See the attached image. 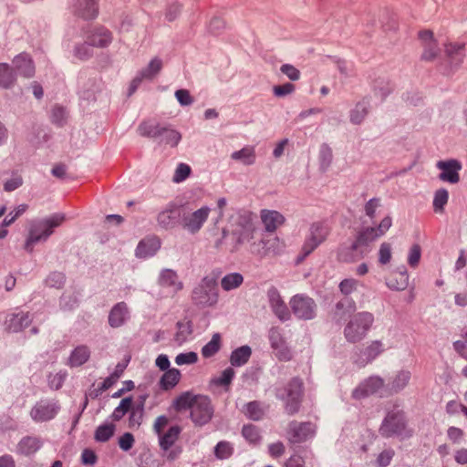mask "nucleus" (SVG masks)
I'll return each instance as SVG.
<instances>
[{
  "label": "nucleus",
  "mask_w": 467,
  "mask_h": 467,
  "mask_svg": "<svg viewBox=\"0 0 467 467\" xmlns=\"http://www.w3.org/2000/svg\"><path fill=\"white\" fill-rule=\"evenodd\" d=\"M21 185H22V178L19 176H16L5 182L4 189L6 192H12V191H15L16 189H17Z\"/></svg>",
  "instance_id": "nucleus-63"
},
{
  "label": "nucleus",
  "mask_w": 467,
  "mask_h": 467,
  "mask_svg": "<svg viewBox=\"0 0 467 467\" xmlns=\"http://www.w3.org/2000/svg\"><path fill=\"white\" fill-rule=\"evenodd\" d=\"M16 68L26 78L33 77L35 66L31 57L26 54H20L13 60Z\"/></svg>",
  "instance_id": "nucleus-24"
},
{
  "label": "nucleus",
  "mask_w": 467,
  "mask_h": 467,
  "mask_svg": "<svg viewBox=\"0 0 467 467\" xmlns=\"http://www.w3.org/2000/svg\"><path fill=\"white\" fill-rule=\"evenodd\" d=\"M379 199H371L369 200L366 205H365V212H366V214L369 217V218H374L375 217V213H376V210L377 208L379 207Z\"/></svg>",
  "instance_id": "nucleus-62"
},
{
  "label": "nucleus",
  "mask_w": 467,
  "mask_h": 467,
  "mask_svg": "<svg viewBox=\"0 0 467 467\" xmlns=\"http://www.w3.org/2000/svg\"><path fill=\"white\" fill-rule=\"evenodd\" d=\"M260 218L265 229L268 233H275L285 222V218L282 213L273 210H262L260 212Z\"/></svg>",
  "instance_id": "nucleus-17"
},
{
  "label": "nucleus",
  "mask_w": 467,
  "mask_h": 467,
  "mask_svg": "<svg viewBox=\"0 0 467 467\" xmlns=\"http://www.w3.org/2000/svg\"><path fill=\"white\" fill-rule=\"evenodd\" d=\"M42 446V441L37 437H24L17 445V451L20 454L28 456L36 452Z\"/></svg>",
  "instance_id": "nucleus-23"
},
{
  "label": "nucleus",
  "mask_w": 467,
  "mask_h": 467,
  "mask_svg": "<svg viewBox=\"0 0 467 467\" xmlns=\"http://www.w3.org/2000/svg\"><path fill=\"white\" fill-rule=\"evenodd\" d=\"M163 130H165V127H162L158 123H154L151 120H145L139 127L140 134L143 137L149 138H157L162 135Z\"/></svg>",
  "instance_id": "nucleus-28"
},
{
  "label": "nucleus",
  "mask_w": 467,
  "mask_h": 467,
  "mask_svg": "<svg viewBox=\"0 0 467 467\" xmlns=\"http://www.w3.org/2000/svg\"><path fill=\"white\" fill-rule=\"evenodd\" d=\"M447 435L451 442L458 443L463 439L464 431L458 427L451 426L448 429Z\"/></svg>",
  "instance_id": "nucleus-55"
},
{
  "label": "nucleus",
  "mask_w": 467,
  "mask_h": 467,
  "mask_svg": "<svg viewBox=\"0 0 467 467\" xmlns=\"http://www.w3.org/2000/svg\"><path fill=\"white\" fill-rule=\"evenodd\" d=\"M170 419L161 415L156 418L153 423V431L159 439V444L162 451H168L179 440L182 433V427L174 424L170 425Z\"/></svg>",
  "instance_id": "nucleus-4"
},
{
  "label": "nucleus",
  "mask_w": 467,
  "mask_h": 467,
  "mask_svg": "<svg viewBox=\"0 0 467 467\" xmlns=\"http://www.w3.org/2000/svg\"><path fill=\"white\" fill-rule=\"evenodd\" d=\"M163 134H165V143L171 147L177 146L181 140V134L178 131L167 127H165V130H163Z\"/></svg>",
  "instance_id": "nucleus-48"
},
{
  "label": "nucleus",
  "mask_w": 467,
  "mask_h": 467,
  "mask_svg": "<svg viewBox=\"0 0 467 467\" xmlns=\"http://www.w3.org/2000/svg\"><path fill=\"white\" fill-rule=\"evenodd\" d=\"M234 376V370L232 368H227L218 378L213 379V382L217 386L229 387L231 381Z\"/></svg>",
  "instance_id": "nucleus-44"
},
{
  "label": "nucleus",
  "mask_w": 467,
  "mask_h": 467,
  "mask_svg": "<svg viewBox=\"0 0 467 467\" xmlns=\"http://www.w3.org/2000/svg\"><path fill=\"white\" fill-rule=\"evenodd\" d=\"M128 313L127 306L124 303L117 304L110 311L109 316V323L113 327L121 326Z\"/></svg>",
  "instance_id": "nucleus-26"
},
{
  "label": "nucleus",
  "mask_w": 467,
  "mask_h": 467,
  "mask_svg": "<svg viewBox=\"0 0 467 467\" xmlns=\"http://www.w3.org/2000/svg\"><path fill=\"white\" fill-rule=\"evenodd\" d=\"M373 323V316L369 313H358L352 317L345 328V336L350 342L361 340Z\"/></svg>",
  "instance_id": "nucleus-5"
},
{
  "label": "nucleus",
  "mask_w": 467,
  "mask_h": 467,
  "mask_svg": "<svg viewBox=\"0 0 467 467\" xmlns=\"http://www.w3.org/2000/svg\"><path fill=\"white\" fill-rule=\"evenodd\" d=\"M383 387V380L378 377H371L360 385L354 392L356 398H362L376 393Z\"/></svg>",
  "instance_id": "nucleus-21"
},
{
  "label": "nucleus",
  "mask_w": 467,
  "mask_h": 467,
  "mask_svg": "<svg viewBox=\"0 0 467 467\" xmlns=\"http://www.w3.org/2000/svg\"><path fill=\"white\" fill-rule=\"evenodd\" d=\"M193 298L200 304L213 305L217 300V293L215 284L206 282L205 285H202L193 291Z\"/></svg>",
  "instance_id": "nucleus-18"
},
{
  "label": "nucleus",
  "mask_w": 467,
  "mask_h": 467,
  "mask_svg": "<svg viewBox=\"0 0 467 467\" xmlns=\"http://www.w3.org/2000/svg\"><path fill=\"white\" fill-rule=\"evenodd\" d=\"M111 34L105 28L95 29L87 38V44L91 47H104L111 42Z\"/></svg>",
  "instance_id": "nucleus-22"
},
{
  "label": "nucleus",
  "mask_w": 467,
  "mask_h": 467,
  "mask_svg": "<svg viewBox=\"0 0 467 467\" xmlns=\"http://www.w3.org/2000/svg\"><path fill=\"white\" fill-rule=\"evenodd\" d=\"M158 247V240H143L138 245L137 254L141 257H146L148 255L154 254Z\"/></svg>",
  "instance_id": "nucleus-37"
},
{
  "label": "nucleus",
  "mask_w": 467,
  "mask_h": 467,
  "mask_svg": "<svg viewBox=\"0 0 467 467\" xmlns=\"http://www.w3.org/2000/svg\"><path fill=\"white\" fill-rule=\"evenodd\" d=\"M142 420V411L138 409H133L129 417V427H139Z\"/></svg>",
  "instance_id": "nucleus-57"
},
{
  "label": "nucleus",
  "mask_w": 467,
  "mask_h": 467,
  "mask_svg": "<svg viewBox=\"0 0 467 467\" xmlns=\"http://www.w3.org/2000/svg\"><path fill=\"white\" fill-rule=\"evenodd\" d=\"M64 220L63 215L56 214L45 220L32 222L28 229L24 249L27 253H32L35 245L39 242L46 241L52 234L54 228L59 226Z\"/></svg>",
  "instance_id": "nucleus-3"
},
{
  "label": "nucleus",
  "mask_w": 467,
  "mask_h": 467,
  "mask_svg": "<svg viewBox=\"0 0 467 467\" xmlns=\"http://www.w3.org/2000/svg\"><path fill=\"white\" fill-rule=\"evenodd\" d=\"M176 412L190 410L192 420L197 425L208 423L213 415V407L209 397L185 391L178 395L171 404Z\"/></svg>",
  "instance_id": "nucleus-1"
},
{
  "label": "nucleus",
  "mask_w": 467,
  "mask_h": 467,
  "mask_svg": "<svg viewBox=\"0 0 467 467\" xmlns=\"http://www.w3.org/2000/svg\"><path fill=\"white\" fill-rule=\"evenodd\" d=\"M162 67V62L159 58H154L150 61L147 68L141 72L142 78H152L158 74Z\"/></svg>",
  "instance_id": "nucleus-42"
},
{
  "label": "nucleus",
  "mask_w": 467,
  "mask_h": 467,
  "mask_svg": "<svg viewBox=\"0 0 467 467\" xmlns=\"http://www.w3.org/2000/svg\"><path fill=\"white\" fill-rule=\"evenodd\" d=\"M382 344L380 341H373L365 350V355L368 359H374L382 352Z\"/></svg>",
  "instance_id": "nucleus-51"
},
{
  "label": "nucleus",
  "mask_w": 467,
  "mask_h": 467,
  "mask_svg": "<svg viewBox=\"0 0 467 467\" xmlns=\"http://www.w3.org/2000/svg\"><path fill=\"white\" fill-rule=\"evenodd\" d=\"M294 315L302 319H311L316 314V304L314 300L303 295L294 296L289 302Z\"/></svg>",
  "instance_id": "nucleus-8"
},
{
  "label": "nucleus",
  "mask_w": 467,
  "mask_h": 467,
  "mask_svg": "<svg viewBox=\"0 0 467 467\" xmlns=\"http://www.w3.org/2000/svg\"><path fill=\"white\" fill-rule=\"evenodd\" d=\"M404 429V416L401 412H396L388 414L379 431L383 436L389 437L393 434L400 433Z\"/></svg>",
  "instance_id": "nucleus-14"
},
{
  "label": "nucleus",
  "mask_w": 467,
  "mask_h": 467,
  "mask_svg": "<svg viewBox=\"0 0 467 467\" xmlns=\"http://www.w3.org/2000/svg\"><path fill=\"white\" fill-rule=\"evenodd\" d=\"M181 379V372L177 368H170L165 371L160 380V386L164 390L173 389Z\"/></svg>",
  "instance_id": "nucleus-27"
},
{
  "label": "nucleus",
  "mask_w": 467,
  "mask_h": 467,
  "mask_svg": "<svg viewBox=\"0 0 467 467\" xmlns=\"http://www.w3.org/2000/svg\"><path fill=\"white\" fill-rule=\"evenodd\" d=\"M234 160H239L244 164H251L254 161V150L252 147L243 148L241 150L232 154Z\"/></svg>",
  "instance_id": "nucleus-38"
},
{
  "label": "nucleus",
  "mask_w": 467,
  "mask_h": 467,
  "mask_svg": "<svg viewBox=\"0 0 467 467\" xmlns=\"http://www.w3.org/2000/svg\"><path fill=\"white\" fill-rule=\"evenodd\" d=\"M76 14L83 19H93L98 15L96 0H76Z\"/></svg>",
  "instance_id": "nucleus-20"
},
{
  "label": "nucleus",
  "mask_w": 467,
  "mask_h": 467,
  "mask_svg": "<svg viewBox=\"0 0 467 467\" xmlns=\"http://www.w3.org/2000/svg\"><path fill=\"white\" fill-rule=\"evenodd\" d=\"M191 167L185 163H180L174 172L173 182H182L186 180L191 174Z\"/></svg>",
  "instance_id": "nucleus-45"
},
{
  "label": "nucleus",
  "mask_w": 467,
  "mask_h": 467,
  "mask_svg": "<svg viewBox=\"0 0 467 467\" xmlns=\"http://www.w3.org/2000/svg\"><path fill=\"white\" fill-rule=\"evenodd\" d=\"M285 467H305V460L302 456L294 454L286 460Z\"/></svg>",
  "instance_id": "nucleus-61"
},
{
  "label": "nucleus",
  "mask_w": 467,
  "mask_h": 467,
  "mask_svg": "<svg viewBox=\"0 0 467 467\" xmlns=\"http://www.w3.org/2000/svg\"><path fill=\"white\" fill-rule=\"evenodd\" d=\"M222 337L219 333L213 335L212 339L202 348V355L208 358L214 356L221 348Z\"/></svg>",
  "instance_id": "nucleus-31"
},
{
  "label": "nucleus",
  "mask_w": 467,
  "mask_h": 467,
  "mask_svg": "<svg viewBox=\"0 0 467 467\" xmlns=\"http://www.w3.org/2000/svg\"><path fill=\"white\" fill-rule=\"evenodd\" d=\"M464 49V44L462 43H450L446 46V53L449 56L461 54Z\"/></svg>",
  "instance_id": "nucleus-64"
},
{
  "label": "nucleus",
  "mask_w": 467,
  "mask_h": 467,
  "mask_svg": "<svg viewBox=\"0 0 467 467\" xmlns=\"http://www.w3.org/2000/svg\"><path fill=\"white\" fill-rule=\"evenodd\" d=\"M233 447L228 441H220L214 450L215 456L223 460L229 458L233 454Z\"/></svg>",
  "instance_id": "nucleus-43"
},
{
  "label": "nucleus",
  "mask_w": 467,
  "mask_h": 467,
  "mask_svg": "<svg viewBox=\"0 0 467 467\" xmlns=\"http://www.w3.org/2000/svg\"><path fill=\"white\" fill-rule=\"evenodd\" d=\"M437 167L441 171L440 179L443 182L456 183L460 180L459 171L462 168L461 163L456 160L441 161Z\"/></svg>",
  "instance_id": "nucleus-15"
},
{
  "label": "nucleus",
  "mask_w": 467,
  "mask_h": 467,
  "mask_svg": "<svg viewBox=\"0 0 467 467\" xmlns=\"http://www.w3.org/2000/svg\"><path fill=\"white\" fill-rule=\"evenodd\" d=\"M184 205L170 204L161 211L157 217L158 223L164 229H171L177 225L182 219Z\"/></svg>",
  "instance_id": "nucleus-11"
},
{
  "label": "nucleus",
  "mask_w": 467,
  "mask_h": 467,
  "mask_svg": "<svg viewBox=\"0 0 467 467\" xmlns=\"http://www.w3.org/2000/svg\"><path fill=\"white\" fill-rule=\"evenodd\" d=\"M244 412L247 418L253 420H259L265 415V410L262 404L256 400L248 402L244 408Z\"/></svg>",
  "instance_id": "nucleus-33"
},
{
  "label": "nucleus",
  "mask_w": 467,
  "mask_h": 467,
  "mask_svg": "<svg viewBox=\"0 0 467 467\" xmlns=\"http://www.w3.org/2000/svg\"><path fill=\"white\" fill-rule=\"evenodd\" d=\"M329 234V227L324 223H314L311 227L310 237L306 240L303 246L306 254H310L320 244H322Z\"/></svg>",
  "instance_id": "nucleus-13"
},
{
  "label": "nucleus",
  "mask_w": 467,
  "mask_h": 467,
  "mask_svg": "<svg viewBox=\"0 0 467 467\" xmlns=\"http://www.w3.org/2000/svg\"><path fill=\"white\" fill-rule=\"evenodd\" d=\"M388 285L395 290H403L408 285V275L403 272H393L387 280Z\"/></svg>",
  "instance_id": "nucleus-30"
},
{
  "label": "nucleus",
  "mask_w": 467,
  "mask_h": 467,
  "mask_svg": "<svg viewBox=\"0 0 467 467\" xmlns=\"http://www.w3.org/2000/svg\"><path fill=\"white\" fill-rule=\"evenodd\" d=\"M30 322L28 314L18 313L13 315L9 320L8 328L12 331H18L26 327Z\"/></svg>",
  "instance_id": "nucleus-36"
},
{
  "label": "nucleus",
  "mask_w": 467,
  "mask_h": 467,
  "mask_svg": "<svg viewBox=\"0 0 467 467\" xmlns=\"http://www.w3.org/2000/svg\"><path fill=\"white\" fill-rule=\"evenodd\" d=\"M197 361H198V356L195 352H192V351L187 352V353H181L175 358V362L178 365L194 364Z\"/></svg>",
  "instance_id": "nucleus-50"
},
{
  "label": "nucleus",
  "mask_w": 467,
  "mask_h": 467,
  "mask_svg": "<svg viewBox=\"0 0 467 467\" xmlns=\"http://www.w3.org/2000/svg\"><path fill=\"white\" fill-rule=\"evenodd\" d=\"M90 357V351L87 346H78L71 353L68 358L70 367H79L85 364Z\"/></svg>",
  "instance_id": "nucleus-25"
},
{
  "label": "nucleus",
  "mask_w": 467,
  "mask_h": 467,
  "mask_svg": "<svg viewBox=\"0 0 467 467\" xmlns=\"http://www.w3.org/2000/svg\"><path fill=\"white\" fill-rule=\"evenodd\" d=\"M269 340L275 357L280 361H289L292 359V351L278 328H272L270 330Z\"/></svg>",
  "instance_id": "nucleus-12"
},
{
  "label": "nucleus",
  "mask_w": 467,
  "mask_h": 467,
  "mask_svg": "<svg viewBox=\"0 0 467 467\" xmlns=\"http://www.w3.org/2000/svg\"><path fill=\"white\" fill-rule=\"evenodd\" d=\"M115 426L112 423L100 425L95 433V438L99 441H107L113 436Z\"/></svg>",
  "instance_id": "nucleus-39"
},
{
  "label": "nucleus",
  "mask_w": 467,
  "mask_h": 467,
  "mask_svg": "<svg viewBox=\"0 0 467 467\" xmlns=\"http://www.w3.org/2000/svg\"><path fill=\"white\" fill-rule=\"evenodd\" d=\"M419 37L421 41H423L426 45H428L430 47V51H426L423 54V57L428 60L432 59L436 55V53L433 50L437 47V44H436L435 40L433 39L432 31H431V30L420 31L419 33Z\"/></svg>",
  "instance_id": "nucleus-32"
},
{
  "label": "nucleus",
  "mask_w": 467,
  "mask_h": 467,
  "mask_svg": "<svg viewBox=\"0 0 467 467\" xmlns=\"http://www.w3.org/2000/svg\"><path fill=\"white\" fill-rule=\"evenodd\" d=\"M267 295L271 308L273 309L275 316L282 321L290 319V311L282 299L277 289L275 287L270 288Z\"/></svg>",
  "instance_id": "nucleus-16"
},
{
  "label": "nucleus",
  "mask_w": 467,
  "mask_h": 467,
  "mask_svg": "<svg viewBox=\"0 0 467 467\" xmlns=\"http://www.w3.org/2000/svg\"><path fill=\"white\" fill-rule=\"evenodd\" d=\"M285 408L289 415H294L299 411L300 405L304 396V383L300 378H293L285 386Z\"/></svg>",
  "instance_id": "nucleus-6"
},
{
  "label": "nucleus",
  "mask_w": 467,
  "mask_h": 467,
  "mask_svg": "<svg viewBox=\"0 0 467 467\" xmlns=\"http://www.w3.org/2000/svg\"><path fill=\"white\" fill-rule=\"evenodd\" d=\"M57 412L54 404L39 402L31 410L30 415L36 421H47L52 420Z\"/></svg>",
  "instance_id": "nucleus-19"
},
{
  "label": "nucleus",
  "mask_w": 467,
  "mask_h": 467,
  "mask_svg": "<svg viewBox=\"0 0 467 467\" xmlns=\"http://www.w3.org/2000/svg\"><path fill=\"white\" fill-rule=\"evenodd\" d=\"M254 231L252 213L242 216L237 228L233 234L236 242L235 249L241 244L249 243L254 238Z\"/></svg>",
  "instance_id": "nucleus-10"
},
{
  "label": "nucleus",
  "mask_w": 467,
  "mask_h": 467,
  "mask_svg": "<svg viewBox=\"0 0 467 467\" xmlns=\"http://www.w3.org/2000/svg\"><path fill=\"white\" fill-rule=\"evenodd\" d=\"M449 194L444 189H440L435 192L433 200V208L435 213H442L444 206L448 202Z\"/></svg>",
  "instance_id": "nucleus-40"
},
{
  "label": "nucleus",
  "mask_w": 467,
  "mask_h": 467,
  "mask_svg": "<svg viewBox=\"0 0 467 467\" xmlns=\"http://www.w3.org/2000/svg\"><path fill=\"white\" fill-rule=\"evenodd\" d=\"M316 427L311 422L292 421L286 430V438L291 444L305 442L313 437Z\"/></svg>",
  "instance_id": "nucleus-7"
},
{
  "label": "nucleus",
  "mask_w": 467,
  "mask_h": 467,
  "mask_svg": "<svg viewBox=\"0 0 467 467\" xmlns=\"http://www.w3.org/2000/svg\"><path fill=\"white\" fill-rule=\"evenodd\" d=\"M391 260V246L389 243H382L379 251V261L381 265H387Z\"/></svg>",
  "instance_id": "nucleus-47"
},
{
  "label": "nucleus",
  "mask_w": 467,
  "mask_h": 467,
  "mask_svg": "<svg viewBox=\"0 0 467 467\" xmlns=\"http://www.w3.org/2000/svg\"><path fill=\"white\" fill-rule=\"evenodd\" d=\"M210 208L204 206L192 213H186V209L182 213V225L192 234L198 233L203 223L209 217Z\"/></svg>",
  "instance_id": "nucleus-9"
},
{
  "label": "nucleus",
  "mask_w": 467,
  "mask_h": 467,
  "mask_svg": "<svg viewBox=\"0 0 467 467\" xmlns=\"http://www.w3.org/2000/svg\"><path fill=\"white\" fill-rule=\"evenodd\" d=\"M16 82V75L13 68L6 63H0V86L8 88Z\"/></svg>",
  "instance_id": "nucleus-29"
},
{
  "label": "nucleus",
  "mask_w": 467,
  "mask_h": 467,
  "mask_svg": "<svg viewBox=\"0 0 467 467\" xmlns=\"http://www.w3.org/2000/svg\"><path fill=\"white\" fill-rule=\"evenodd\" d=\"M295 90V86L291 83L277 85L274 87V93L277 97H282L292 93Z\"/></svg>",
  "instance_id": "nucleus-58"
},
{
  "label": "nucleus",
  "mask_w": 467,
  "mask_h": 467,
  "mask_svg": "<svg viewBox=\"0 0 467 467\" xmlns=\"http://www.w3.org/2000/svg\"><path fill=\"white\" fill-rule=\"evenodd\" d=\"M250 356V348L246 346L241 347L232 353L231 363L233 366H242L248 361Z\"/></svg>",
  "instance_id": "nucleus-34"
},
{
  "label": "nucleus",
  "mask_w": 467,
  "mask_h": 467,
  "mask_svg": "<svg viewBox=\"0 0 467 467\" xmlns=\"http://www.w3.org/2000/svg\"><path fill=\"white\" fill-rule=\"evenodd\" d=\"M421 256V249L420 246L417 244H413L410 247L409 257H408V264L411 267H417Z\"/></svg>",
  "instance_id": "nucleus-46"
},
{
  "label": "nucleus",
  "mask_w": 467,
  "mask_h": 467,
  "mask_svg": "<svg viewBox=\"0 0 467 467\" xmlns=\"http://www.w3.org/2000/svg\"><path fill=\"white\" fill-rule=\"evenodd\" d=\"M358 281L355 279H345L340 283L339 288L344 295H349L356 289Z\"/></svg>",
  "instance_id": "nucleus-56"
},
{
  "label": "nucleus",
  "mask_w": 467,
  "mask_h": 467,
  "mask_svg": "<svg viewBox=\"0 0 467 467\" xmlns=\"http://www.w3.org/2000/svg\"><path fill=\"white\" fill-rule=\"evenodd\" d=\"M285 448L283 442L276 441L268 446V452L274 459L281 457L285 453Z\"/></svg>",
  "instance_id": "nucleus-54"
},
{
  "label": "nucleus",
  "mask_w": 467,
  "mask_h": 467,
  "mask_svg": "<svg viewBox=\"0 0 467 467\" xmlns=\"http://www.w3.org/2000/svg\"><path fill=\"white\" fill-rule=\"evenodd\" d=\"M175 96L182 105L187 106L192 103L193 99L187 89H179L175 92Z\"/></svg>",
  "instance_id": "nucleus-59"
},
{
  "label": "nucleus",
  "mask_w": 467,
  "mask_h": 467,
  "mask_svg": "<svg viewBox=\"0 0 467 467\" xmlns=\"http://www.w3.org/2000/svg\"><path fill=\"white\" fill-rule=\"evenodd\" d=\"M281 71L285 74L291 80H297L300 76V72L294 66L285 64L281 67Z\"/></svg>",
  "instance_id": "nucleus-60"
},
{
  "label": "nucleus",
  "mask_w": 467,
  "mask_h": 467,
  "mask_svg": "<svg viewBox=\"0 0 467 467\" xmlns=\"http://www.w3.org/2000/svg\"><path fill=\"white\" fill-rule=\"evenodd\" d=\"M134 442H135L134 436L131 433H130V432L124 433L119 439V447L123 451H126L130 450L133 447Z\"/></svg>",
  "instance_id": "nucleus-52"
},
{
  "label": "nucleus",
  "mask_w": 467,
  "mask_h": 467,
  "mask_svg": "<svg viewBox=\"0 0 467 467\" xmlns=\"http://www.w3.org/2000/svg\"><path fill=\"white\" fill-rule=\"evenodd\" d=\"M244 282V277L241 274L233 273L226 275L221 281V285L223 290L230 291L239 287Z\"/></svg>",
  "instance_id": "nucleus-35"
},
{
  "label": "nucleus",
  "mask_w": 467,
  "mask_h": 467,
  "mask_svg": "<svg viewBox=\"0 0 467 467\" xmlns=\"http://www.w3.org/2000/svg\"><path fill=\"white\" fill-rule=\"evenodd\" d=\"M243 436L253 444H257L261 441L258 429L252 424L244 425L242 430Z\"/></svg>",
  "instance_id": "nucleus-41"
},
{
  "label": "nucleus",
  "mask_w": 467,
  "mask_h": 467,
  "mask_svg": "<svg viewBox=\"0 0 467 467\" xmlns=\"http://www.w3.org/2000/svg\"><path fill=\"white\" fill-rule=\"evenodd\" d=\"M462 411L467 417V406L455 400H451L446 404V412L450 415H455Z\"/></svg>",
  "instance_id": "nucleus-49"
},
{
  "label": "nucleus",
  "mask_w": 467,
  "mask_h": 467,
  "mask_svg": "<svg viewBox=\"0 0 467 467\" xmlns=\"http://www.w3.org/2000/svg\"><path fill=\"white\" fill-rule=\"evenodd\" d=\"M393 456L394 451L392 450H385L381 451L377 458L379 467H387L390 463Z\"/></svg>",
  "instance_id": "nucleus-53"
},
{
  "label": "nucleus",
  "mask_w": 467,
  "mask_h": 467,
  "mask_svg": "<svg viewBox=\"0 0 467 467\" xmlns=\"http://www.w3.org/2000/svg\"><path fill=\"white\" fill-rule=\"evenodd\" d=\"M392 219L390 216L384 217L377 226L364 227L358 231L356 239L351 244L349 251L341 252L339 260L347 263H353L362 259L365 255L362 247L368 246L370 243L383 236L391 227Z\"/></svg>",
  "instance_id": "nucleus-2"
}]
</instances>
